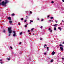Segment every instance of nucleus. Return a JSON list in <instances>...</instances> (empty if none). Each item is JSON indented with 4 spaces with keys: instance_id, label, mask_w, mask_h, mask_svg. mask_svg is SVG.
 I'll return each instance as SVG.
<instances>
[{
    "instance_id": "nucleus-50",
    "label": "nucleus",
    "mask_w": 64,
    "mask_h": 64,
    "mask_svg": "<svg viewBox=\"0 0 64 64\" xmlns=\"http://www.w3.org/2000/svg\"><path fill=\"white\" fill-rule=\"evenodd\" d=\"M34 34H33V35H34Z\"/></svg>"
},
{
    "instance_id": "nucleus-45",
    "label": "nucleus",
    "mask_w": 64,
    "mask_h": 64,
    "mask_svg": "<svg viewBox=\"0 0 64 64\" xmlns=\"http://www.w3.org/2000/svg\"><path fill=\"white\" fill-rule=\"evenodd\" d=\"M28 25V24H26V25Z\"/></svg>"
},
{
    "instance_id": "nucleus-37",
    "label": "nucleus",
    "mask_w": 64,
    "mask_h": 64,
    "mask_svg": "<svg viewBox=\"0 0 64 64\" xmlns=\"http://www.w3.org/2000/svg\"><path fill=\"white\" fill-rule=\"evenodd\" d=\"M28 32H30V30H28Z\"/></svg>"
},
{
    "instance_id": "nucleus-9",
    "label": "nucleus",
    "mask_w": 64,
    "mask_h": 64,
    "mask_svg": "<svg viewBox=\"0 0 64 64\" xmlns=\"http://www.w3.org/2000/svg\"><path fill=\"white\" fill-rule=\"evenodd\" d=\"M58 29H59L60 30V31H61V30L62 29V28H60V27H58Z\"/></svg>"
},
{
    "instance_id": "nucleus-21",
    "label": "nucleus",
    "mask_w": 64,
    "mask_h": 64,
    "mask_svg": "<svg viewBox=\"0 0 64 64\" xmlns=\"http://www.w3.org/2000/svg\"><path fill=\"white\" fill-rule=\"evenodd\" d=\"M27 25H25L24 26V27H27Z\"/></svg>"
},
{
    "instance_id": "nucleus-15",
    "label": "nucleus",
    "mask_w": 64,
    "mask_h": 64,
    "mask_svg": "<svg viewBox=\"0 0 64 64\" xmlns=\"http://www.w3.org/2000/svg\"><path fill=\"white\" fill-rule=\"evenodd\" d=\"M53 60H50V62H53Z\"/></svg>"
},
{
    "instance_id": "nucleus-18",
    "label": "nucleus",
    "mask_w": 64,
    "mask_h": 64,
    "mask_svg": "<svg viewBox=\"0 0 64 64\" xmlns=\"http://www.w3.org/2000/svg\"><path fill=\"white\" fill-rule=\"evenodd\" d=\"M45 46H47V45L46 44H45V45L44 46V48H46Z\"/></svg>"
},
{
    "instance_id": "nucleus-11",
    "label": "nucleus",
    "mask_w": 64,
    "mask_h": 64,
    "mask_svg": "<svg viewBox=\"0 0 64 64\" xmlns=\"http://www.w3.org/2000/svg\"><path fill=\"white\" fill-rule=\"evenodd\" d=\"M50 18L51 19H53V17H51Z\"/></svg>"
},
{
    "instance_id": "nucleus-13",
    "label": "nucleus",
    "mask_w": 64,
    "mask_h": 64,
    "mask_svg": "<svg viewBox=\"0 0 64 64\" xmlns=\"http://www.w3.org/2000/svg\"><path fill=\"white\" fill-rule=\"evenodd\" d=\"M24 20V18H21V20Z\"/></svg>"
},
{
    "instance_id": "nucleus-1",
    "label": "nucleus",
    "mask_w": 64,
    "mask_h": 64,
    "mask_svg": "<svg viewBox=\"0 0 64 64\" xmlns=\"http://www.w3.org/2000/svg\"><path fill=\"white\" fill-rule=\"evenodd\" d=\"M8 1H7L6 2L2 1V3H1L0 2V6L2 5V6H4V5H6V4L7 3H8Z\"/></svg>"
},
{
    "instance_id": "nucleus-30",
    "label": "nucleus",
    "mask_w": 64,
    "mask_h": 64,
    "mask_svg": "<svg viewBox=\"0 0 64 64\" xmlns=\"http://www.w3.org/2000/svg\"><path fill=\"white\" fill-rule=\"evenodd\" d=\"M62 60H64V58H62Z\"/></svg>"
},
{
    "instance_id": "nucleus-5",
    "label": "nucleus",
    "mask_w": 64,
    "mask_h": 64,
    "mask_svg": "<svg viewBox=\"0 0 64 64\" xmlns=\"http://www.w3.org/2000/svg\"><path fill=\"white\" fill-rule=\"evenodd\" d=\"M7 19H8L9 20H11V18L10 16L7 18Z\"/></svg>"
},
{
    "instance_id": "nucleus-28",
    "label": "nucleus",
    "mask_w": 64,
    "mask_h": 64,
    "mask_svg": "<svg viewBox=\"0 0 64 64\" xmlns=\"http://www.w3.org/2000/svg\"><path fill=\"white\" fill-rule=\"evenodd\" d=\"M44 55H46V54H46V53H44Z\"/></svg>"
},
{
    "instance_id": "nucleus-48",
    "label": "nucleus",
    "mask_w": 64,
    "mask_h": 64,
    "mask_svg": "<svg viewBox=\"0 0 64 64\" xmlns=\"http://www.w3.org/2000/svg\"><path fill=\"white\" fill-rule=\"evenodd\" d=\"M31 34V33H29V34Z\"/></svg>"
},
{
    "instance_id": "nucleus-16",
    "label": "nucleus",
    "mask_w": 64,
    "mask_h": 64,
    "mask_svg": "<svg viewBox=\"0 0 64 64\" xmlns=\"http://www.w3.org/2000/svg\"><path fill=\"white\" fill-rule=\"evenodd\" d=\"M51 3H54V2H53V1H52Z\"/></svg>"
},
{
    "instance_id": "nucleus-41",
    "label": "nucleus",
    "mask_w": 64,
    "mask_h": 64,
    "mask_svg": "<svg viewBox=\"0 0 64 64\" xmlns=\"http://www.w3.org/2000/svg\"><path fill=\"white\" fill-rule=\"evenodd\" d=\"M62 2H64V0H62Z\"/></svg>"
},
{
    "instance_id": "nucleus-4",
    "label": "nucleus",
    "mask_w": 64,
    "mask_h": 64,
    "mask_svg": "<svg viewBox=\"0 0 64 64\" xmlns=\"http://www.w3.org/2000/svg\"><path fill=\"white\" fill-rule=\"evenodd\" d=\"M13 33L14 34H13V36H14V37H15L16 35V33H15V31H14Z\"/></svg>"
},
{
    "instance_id": "nucleus-44",
    "label": "nucleus",
    "mask_w": 64,
    "mask_h": 64,
    "mask_svg": "<svg viewBox=\"0 0 64 64\" xmlns=\"http://www.w3.org/2000/svg\"><path fill=\"white\" fill-rule=\"evenodd\" d=\"M52 30H50V32H52Z\"/></svg>"
},
{
    "instance_id": "nucleus-7",
    "label": "nucleus",
    "mask_w": 64,
    "mask_h": 64,
    "mask_svg": "<svg viewBox=\"0 0 64 64\" xmlns=\"http://www.w3.org/2000/svg\"><path fill=\"white\" fill-rule=\"evenodd\" d=\"M9 22L10 23V24H11L12 23V21L11 20L9 21Z\"/></svg>"
},
{
    "instance_id": "nucleus-47",
    "label": "nucleus",
    "mask_w": 64,
    "mask_h": 64,
    "mask_svg": "<svg viewBox=\"0 0 64 64\" xmlns=\"http://www.w3.org/2000/svg\"><path fill=\"white\" fill-rule=\"evenodd\" d=\"M31 22H30L29 24H31Z\"/></svg>"
},
{
    "instance_id": "nucleus-54",
    "label": "nucleus",
    "mask_w": 64,
    "mask_h": 64,
    "mask_svg": "<svg viewBox=\"0 0 64 64\" xmlns=\"http://www.w3.org/2000/svg\"><path fill=\"white\" fill-rule=\"evenodd\" d=\"M25 22H24V23Z\"/></svg>"
},
{
    "instance_id": "nucleus-23",
    "label": "nucleus",
    "mask_w": 64,
    "mask_h": 64,
    "mask_svg": "<svg viewBox=\"0 0 64 64\" xmlns=\"http://www.w3.org/2000/svg\"><path fill=\"white\" fill-rule=\"evenodd\" d=\"M49 30H50V31H51V28H49Z\"/></svg>"
},
{
    "instance_id": "nucleus-31",
    "label": "nucleus",
    "mask_w": 64,
    "mask_h": 64,
    "mask_svg": "<svg viewBox=\"0 0 64 64\" xmlns=\"http://www.w3.org/2000/svg\"><path fill=\"white\" fill-rule=\"evenodd\" d=\"M30 14H32V12L31 11L30 12Z\"/></svg>"
},
{
    "instance_id": "nucleus-29",
    "label": "nucleus",
    "mask_w": 64,
    "mask_h": 64,
    "mask_svg": "<svg viewBox=\"0 0 64 64\" xmlns=\"http://www.w3.org/2000/svg\"><path fill=\"white\" fill-rule=\"evenodd\" d=\"M0 61H1V62H2V60H0Z\"/></svg>"
},
{
    "instance_id": "nucleus-49",
    "label": "nucleus",
    "mask_w": 64,
    "mask_h": 64,
    "mask_svg": "<svg viewBox=\"0 0 64 64\" xmlns=\"http://www.w3.org/2000/svg\"><path fill=\"white\" fill-rule=\"evenodd\" d=\"M5 1H7V0H4Z\"/></svg>"
},
{
    "instance_id": "nucleus-34",
    "label": "nucleus",
    "mask_w": 64,
    "mask_h": 64,
    "mask_svg": "<svg viewBox=\"0 0 64 64\" xmlns=\"http://www.w3.org/2000/svg\"><path fill=\"white\" fill-rule=\"evenodd\" d=\"M11 49H12V46H10Z\"/></svg>"
},
{
    "instance_id": "nucleus-12",
    "label": "nucleus",
    "mask_w": 64,
    "mask_h": 64,
    "mask_svg": "<svg viewBox=\"0 0 64 64\" xmlns=\"http://www.w3.org/2000/svg\"><path fill=\"white\" fill-rule=\"evenodd\" d=\"M60 47L61 46H62V47H63V45H62V44H60Z\"/></svg>"
},
{
    "instance_id": "nucleus-36",
    "label": "nucleus",
    "mask_w": 64,
    "mask_h": 64,
    "mask_svg": "<svg viewBox=\"0 0 64 64\" xmlns=\"http://www.w3.org/2000/svg\"><path fill=\"white\" fill-rule=\"evenodd\" d=\"M25 22H26V21H27V20H24Z\"/></svg>"
},
{
    "instance_id": "nucleus-51",
    "label": "nucleus",
    "mask_w": 64,
    "mask_h": 64,
    "mask_svg": "<svg viewBox=\"0 0 64 64\" xmlns=\"http://www.w3.org/2000/svg\"><path fill=\"white\" fill-rule=\"evenodd\" d=\"M52 22H53V20H52Z\"/></svg>"
},
{
    "instance_id": "nucleus-22",
    "label": "nucleus",
    "mask_w": 64,
    "mask_h": 64,
    "mask_svg": "<svg viewBox=\"0 0 64 64\" xmlns=\"http://www.w3.org/2000/svg\"><path fill=\"white\" fill-rule=\"evenodd\" d=\"M34 30V28H32L31 29V30L32 31H33V30Z\"/></svg>"
},
{
    "instance_id": "nucleus-39",
    "label": "nucleus",
    "mask_w": 64,
    "mask_h": 64,
    "mask_svg": "<svg viewBox=\"0 0 64 64\" xmlns=\"http://www.w3.org/2000/svg\"><path fill=\"white\" fill-rule=\"evenodd\" d=\"M18 25H20V23H18Z\"/></svg>"
},
{
    "instance_id": "nucleus-33",
    "label": "nucleus",
    "mask_w": 64,
    "mask_h": 64,
    "mask_svg": "<svg viewBox=\"0 0 64 64\" xmlns=\"http://www.w3.org/2000/svg\"><path fill=\"white\" fill-rule=\"evenodd\" d=\"M40 40H42V38H40Z\"/></svg>"
},
{
    "instance_id": "nucleus-26",
    "label": "nucleus",
    "mask_w": 64,
    "mask_h": 64,
    "mask_svg": "<svg viewBox=\"0 0 64 64\" xmlns=\"http://www.w3.org/2000/svg\"><path fill=\"white\" fill-rule=\"evenodd\" d=\"M43 27V26H41L40 27V28H41V29H42V27Z\"/></svg>"
},
{
    "instance_id": "nucleus-20",
    "label": "nucleus",
    "mask_w": 64,
    "mask_h": 64,
    "mask_svg": "<svg viewBox=\"0 0 64 64\" xmlns=\"http://www.w3.org/2000/svg\"><path fill=\"white\" fill-rule=\"evenodd\" d=\"M44 20V19H42L41 20L42 21H43Z\"/></svg>"
},
{
    "instance_id": "nucleus-46",
    "label": "nucleus",
    "mask_w": 64,
    "mask_h": 64,
    "mask_svg": "<svg viewBox=\"0 0 64 64\" xmlns=\"http://www.w3.org/2000/svg\"><path fill=\"white\" fill-rule=\"evenodd\" d=\"M26 17H27V18H28V17L27 16H26Z\"/></svg>"
},
{
    "instance_id": "nucleus-8",
    "label": "nucleus",
    "mask_w": 64,
    "mask_h": 64,
    "mask_svg": "<svg viewBox=\"0 0 64 64\" xmlns=\"http://www.w3.org/2000/svg\"><path fill=\"white\" fill-rule=\"evenodd\" d=\"M60 49L61 51H63V48L60 47Z\"/></svg>"
},
{
    "instance_id": "nucleus-27",
    "label": "nucleus",
    "mask_w": 64,
    "mask_h": 64,
    "mask_svg": "<svg viewBox=\"0 0 64 64\" xmlns=\"http://www.w3.org/2000/svg\"><path fill=\"white\" fill-rule=\"evenodd\" d=\"M22 43V42H20V43H19V44H21Z\"/></svg>"
},
{
    "instance_id": "nucleus-6",
    "label": "nucleus",
    "mask_w": 64,
    "mask_h": 64,
    "mask_svg": "<svg viewBox=\"0 0 64 64\" xmlns=\"http://www.w3.org/2000/svg\"><path fill=\"white\" fill-rule=\"evenodd\" d=\"M54 54H55V52L54 51L53 52H52V55H54Z\"/></svg>"
},
{
    "instance_id": "nucleus-35",
    "label": "nucleus",
    "mask_w": 64,
    "mask_h": 64,
    "mask_svg": "<svg viewBox=\"0 0 64 64\" xmlns=\"http://www.w3.org/2000/svg\"><path fill=\"white\" fill-rule=\"evenodd\" d=\"M0 63H1V64H2V63H3L2 62H0Z\"/></svg>"
},
{
    "instance_id": "nucleus-2",
    "label": "nucleus",
    "mask_w": 64,
    "mask_h": 64,
    "mask_svg": "<svg viewBox=\"0 0 64 64\" xmlns=\"http://www.w3.org/2000/svg\"><path fill=\"white\" fill-rule=\"evenodd\" d=\"M8 32L9 33V34H10L11 33H12V31L11 30V28H8Z\"/></svg>"
},
{
    "instance_id": "nucleus-52",
    "label": "nucleus",
    "mask_w": 64,
    "mask_h": 64,
    "mask_svg": "<svg viewBox=\"0 0 64 64\" xmlns=\"http://www.w3.org/2000/svg\"><path fill=\"white\" fill-rule=\"evenodd\" d=\"M55 21H56V20Z\"/></svg>"
},
{
    "instance_id": "nucleus-25",
    "label": "nucleus",
    "mask_w": 64,
    "mask_h": 64,
    "mask_svg": "<svg viewBox=\"0 0 64 64\" xmlns=\"http://www.w3.org/2000/svg\"><path fill=\"white\" fill-rule=\"evenodd\" d=\"M30 22H33V20H30Z\"/></svg>"
},
{
    "instance_id": "nucleus-10",
    "label": "nucleus",
    "mask_w": 64,
    "mask_h": 64,
    "mask_svg": "<svg viewBox=\"0 0 64 64\" xmlns=\"http://www.w3.org/2000/svg\"><path fill=\"white\" fill-rule=\"evenodd\" d=\"M14 15H15V14H11V16H14Z\"/></svg>"
},
{
    "instance_id": "nucleus-53",
    "label": "nucleus",
    "mask_w": 64,
    "mask_h": 64,
    "mask_svg": "<svg viewBox=\"0 0 64 64\" xmlns=\"http://www.w3.org/2000/svg\"><path fill=\"white\" fill-rule=\"evenodd\" d=\"M62 22H63V20H62Z\"/></svg>"
},
{
    "instance_id": "nucleus-17",
    "label": "nucleus",
    "mask_w": 64,
    "mask_h": 64,
    "mask_svg": "<svg viewBox=\"0 0 64 64\" xmlns=\"http://www.w3.org/2000/svg\"><path fill=\"white\" fill-rule=\"evenodd\" d=\"M22 34V32H21L20 33V35H21Z\"/></svg>"
},
{
    "instance_id": "nucleus-19",
    "label": "nucleus",
    "mask_w": 64,
    "mask_h": 64,
    "mask_svg": "<svg viewBox=\"0 0 64 64\" xmlns=\"http://www.w3.org/2000/svg\"><path fill=\"white\" fill-rule=\"evenodd\" d=\"M3 32L5 33V30H4L3 31Z\"/></svg>"
},
{
    "instance_id": "nucleus-24",
    "label": "nucleus",
    "mask_w": 64,
    "mask_h": 64,
    "mask_svg": "<svg viewBox=\"0 0 64 64\" xmlns=\"http://www.w3.org/2000/svg\"><path fill=\"white\" fill-rule=\"evenodd\" d=\"M8 60H10V59L9 58H8Z\"/></svg>"
},
{
    "instance_id": "nucleus-38",
    "label": "nucleus",
    "mask_w": 64,
    "mask_h": 64,
    "mask_svg": "<svg viewBox=\"0 0 64 64\" xmlns=\"http://www.w3.org/2000/svg\"><path fill=\"white\" fill-rule=\"evenodd\" d=\"M51 21V20H50L49 21H48V22H50Z\"/></svg>"
},
{
    "instance_id": "nucleus-43",
    "label": "nucleus",
    "mask_w": 64,
    "mask_h": 64,
    "mask_svg": "<svg viewBox=\"0 0 64 64\" xmlns=\"http://www.w3.org/2000/svg\"><path fill=\"white\" fill-rule=\"evenodd\" d=\"M39 20V18H38V20Z\"/></svg>"
},
{
    "instance_id": "nucleus-55",
    "label": "nucleus",
    "mask_w": 64,
    "mask_h": 64,
    "mask_svg": "<svg viewBox=\"0 0 64 64\" xmlns=\"http://www.w3.org/2000/svg\"><path fill=\"white\" fill-rule=\"evenodd\" d=\"M56 25H57V24H56Z\"/></svg>"
},
{
    "instance_id": "nucleus-3",
    "label": "nucleus",
    "mask_w": 64,
    "mask_h": 64,
    "mask_svg": "<svg viewBox=\"0 0 64 64\" xmlns=\"http://www.w3.org/2000/svg\"><path fill=\"white\" fill-rule=\"evenodd\" d=\"M53 26L54 27V31H56V24L54 25Z\"/></svg>"
},
{
    "instance_id": "nucleus-14",
    "label": "nucleus",
    "mask_w": 64,
    "mask_h": 64,
    "mask_svg": "<svg viewBox=\"0 0 64 64\" xmlns=\"http://www.w3.org/2000/svg\"><path fill=\"white\" fill-rule=\"evenodd\" d=\"M49 47H47V51H48V49H49Z\"/></svg>"
},
{
    "instance_id": "nucleus-32",
    "label": "nucleus",
    "mask_w": 64,
    "mask_h": 64,
    "mask_svg": "<svg viewBox=\"0 0 64 64\" xmlns=\"http://www.w3.org/2000/svg\"><path fill=\"white\" fill-rule=\"evenodd\" d=\"M48 18H49V17H50V16L48 15Z\"/></svg>"
},
{
    "instance_id": "nucleus-42",
    "label": "nucleus",
    "mask_w": 64,
    "mask_h": 64,
    "mask_svg": "<svg viewBox=\"0 0 64 64\" xmlns=\"http://www.w3.org/2000/svg\"><path fill=\"white\" fill-rule=\"evenodd\" d=\"M2 0H0V2H1V1H2Z\"/></svg>"
},
{
    "instance_id": "nucleus-40",
    "label": "nucleus",
    "mask_w": 64,
    "mask_h": 64,
    "mask_svg": "<svg viewBox=\"0 0 64 64\" xmlns=\"http://www.w3.org/2000/svg\"><path fill=\"white\" fill-rule=\"evenodd\" d=\"M8 36H10V34H9L8 35Z\"/></svg>"
}]
</instances>
